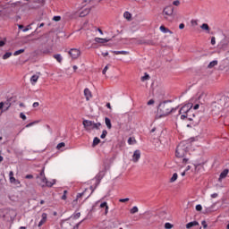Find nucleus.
Segmentation results:
<instances>
[{
  "mask_svg": "<svg viewBox=\"0 0 229 229\" xmlns=\"http://www.w3.org/2000/svg\"><path fill=\"white\" fill-rule=\"evenodd\" d=\"M20 106L24 108V103H20Z\"/></svg>",
  "mask_w": 229,
  "mask_h": 229,
  "instance_id": "774afa93",
  "label": "nucleus"
},
{
  "mask_svg": "<svg viewBox=\"0 0 229 229\" xmlns=\"http://www.w3.org/2000/svg\"><path fill=\"white\" fill-rule=\"evenodd\" d=\"M165 229H171V228H173V225L171 223H165Z\"/></svg>",
  "mask_w": 229,
  "mask_h": 229,
  "instance_id": "e433bc0d",
  "label": "nucleus"
},
{
  "mask_svg": "<svg viewBox=\"0 0 229 229\" xmlns=\"http://www.w3.org/2000/svg\"><path fill=\"white\" fill-rule=\"evenodd\" d=\"M160 31L163 33H170L173 34V31H171L169 29L165 28V26H160L159 28Z\"/></svg>",
  "mask_w": 229,
  "mask_h": 229,
  "instance_id": "412c9836",
  "label": "nucleus"
},
{
  "mask_svg": "<svg viewBox=\"0 0 229 229\" xmlns=\"http://www.w3.org/2000/svg\"><path fill=\"white\" fill-rule=\"evenodd\" d=\"M183 28H185V24L181 23V24L179 25V29H180V30H183Z\"/></svg>",
  "mask_w": 229,
  "mask_h": 229,
  "instance_id": "5fc2aeb1",
  "label": "nucleus"
},
{
  "mask_svg": "<svg viewBox=\"0 0 229 229\" xmlns=\"http://www.w3.org/2000/svg\"><path fill=\"white\" fill-rule=\"evenodd\" d=\"M215 205H212L209 208H206L205 209V214H210V212H212V208H214Z\"/></svg>",
  "mask_w": 229,
  "mask_h": 229,
  "instance_id": "473e14b6",
  "label": "nucleus"
},
{
  "mask_svg": "<svg viewBox=\"0 0 229 229\" xmlns=\"http://www.w3.org/2000/svg\"><path fill=\"white\" fill-rule=\"evenodd\" d=\"M211 198H217V193H213V194L211 195Z\"/></svg>",
  "mask_w": 229,
  "mask_h": 229,
  "instance_id": "680f3d73",
  "label": "nucleus"
},
{
  "mask_svg": "<svg viewBox=\"0 0 229 229\" xmlns=\"http://www.w3.org/2000/svg\"><path fill=\"white\" fill-rule=\"evenodd\" d=\"M89 13H90V9H83L81 13H80V17H85L87 15H89Z\"/></svg>",
  "mask_w": 229,
  "mask_h": 229,
  "instance_id": "f3484780",
  "label": "nucleus"
},
{
  "mask_svg": "<svg viewBox=\"0 0 229 229\" xmlns=\"http://www.w3.org/2000/svg\"><path fill=\"white\" fill-rule=\"evenodd\" d=\"M99 142H101V140H99V138L96 137V138H94V140H93V144H92V146H93V147H96V146H98V144H99Z\"/></svg>",
  "mask_w": 229,
  "mask_h": 229,
  "instance_id": "cd10ccee",
  "label": "nucleus"
},
{
  "mask_svg": "<svg viewBox=\"0 0 229 229\" xmlns=\"http://www.w3.org/2000/svg\"><path fill=\"white\" fill-rule=\"evenodd\" d=\"M114 55H130L128 51H113Z\"/></svg>",
  "mask_w": 229,
  "mask_h": 229,
  "instance_id": "a878e982",
  "label": "nucleus"
},
{
  "mask_svg": "<svg viewBox=\"0 0 229 229\" xmlns=\"http://www.w3.org/2000/svg\"><path fill=\"white\" fill-rule=\"evenodd\" d=\"M38 178V183L40 187H53L55 183H56V180L53 179L52 181H47L46 178V174L44 171H41L39 176Z\"/></svg>",
  "mask_w": 229,
  "mask_h": 229,
  "instance_id": "39448f33",
  "label": "nucleus"
},
{
  "mask_svg": "<svg viewBox=\"0 0 229 229\" xmlns=\"http://www.w3.org/2000/svg\"><path fill=\"white\" fill-rule=\"evenodd\" d=\"M176 180H178V174L174 173L170 179V183H174Z\"/></svg>",
  "mask_w": 229,
  "mask_h": 229,
  "instance_id": "393cba45",
  "label": "nucleus"
},
{
  "mask_svg": "<svg viewBox=\"0 0 229 229\" xmlns=\"http://www.w3.org/2000/svg\"><path fill=\"white\" fill-rule=\"evenodd\" d=\"M54 58L59 63V64H62V55L60 54H56V55H54Z\"/></svg>",
  "mask_w": 229,
  "mask_h": 229,
  "instance_id": "5701e85b",
  "label": "nucleus"
},
{
  "mask_svg": "<svg viewBox=\"0 0 229 229\" xmlns=\"http://www.w3.org/2000/svg\"><path fill=\"white\" fill-rule=\"evenodd\" d=\"M198 108H199V105L197 104L194 106L193 109L198 110Z\"/></svg>",
  "mask_w": 229,
  "mask_h": 229,
  "instance_id": "052dcab7",
  "label": "nucleus"
},
{
  "mask_svg": "<svg viewBox=\"0 0 229 229\" xmlns=\"http://www.w3.org/2000/svg\"><path fill=\"white\" fill-rule=\"evenodd\" d=\"M3 160H4V158L3 157V156H1V150H0V162H3Z\"/></svg>",
  "mask_w": 229,
  "mask_h": 229,
  "instance_id": "0e129e2a",
  "label": "nucleus"
},
{
  "mask_svg": "<svg viewBox=\"0 0 229 229\" xmlns=\"http://www.w3.org/2000/svg\"><path fill=\"white\" fill-rule=\"evenodd\" d=\"M137 212H139V208H137V206H134V207L131 209V214H137Z\"/></svg>",
  "mask_w": 229,
  "mask_h": 229,
  "instance_id": "72a5a7b5",
  "label": "nucleus"
},
{
  "mask_svg": "<svg viewBox=\"0 0 229 229\" xmlns=\"http://www.w3.org/2000/svg\"><path fill=\"white\" fill-rule=\"evenodd\" d=\"M189 153V149L187 148V145L184 142H181L176 148L175 156L177 158H182V164H187L189 162V158H187V155Z\"/></svg>",
  "mask_w": 229,
  "mask_h": 229,
  "instance_id": "f03ea898",
  "label": "nucleus"
},
{
  "mask_svg": "<svg viewBox=\"0 0 229 229\" xmlns=\"http://www.w3.org/2000/svg\"><path fill=\"white\" fill-rule=\"evenodd\" d=\"M197 96H198L199 101H201V99H205V98H207V92L199 91Z\"/></svg>",
  "mask_w": 229,
  "mask_h": 229,
  "instance_id": "dca6fc26",
  "label": "nucleus"
},
{
  "mask_svg": "<svg viewBox=\"0 0 229 229\" xmlns=\"http://www.w3.org/2000/svg\"><path fill=\"white\" fill-rule=\"evenodd\" d=\"M179 114L182 121L185 119H188V121H192L194 117H196V114H194V111L192 110V105L191 104L184 105L180 109Z\"/></svg>",
  "mask_w": 229,
  "mask_h": 229,
  "instance_id": "f257e3e1",
  "label": "nucleus"
},
{
  "mask_svg": "<svg viewBox=\"0 0 229 229\" xmlns=\"http://www.w3.org/2000/svg\"><path fill=\"white\" fill-rule=\"evenodd\" d=\"M106 107L109 108V110H112V106L110 105V103L106 104Z\"/></svg>",
  "mask_w": 229,
  "mask_h": 229,
  "instance_id": "4d7b16f0",
  "label": "nucleus"
},
{
  "mask_svg": "<svg viewBox=\"0 0 229 229\" xmlns=\"http://www.w3.org/2000/svg\"><path fill=\"white\" fill-rule=\"evenodd\" d=\"M5 44L6 42H4V40L0 39V47H3Z\"/></svg>",
  "mask_w": 229,
  "mask_h": 229,
  "instance_id": "603ef678",
  "label": "nucleus"
},
{
  "mask_svg": "<svg viewBox=\"0 0 229 229\" xmlns=\"http://www.w3.org/2000/svg\"><path fill=\"white\" fill-rule=\"evenodd\" d=\"M109 67H110V64H107L106 66H105V68L102 71V73L106 74V72L108 71Z\"/></svg>",
  "mask_w": 229,
  "mask_h": 229,
  "instance_id": "4c0bfd02",
  "label": "nucleus"
},
{
  "mask_svg": "<svg viewBox=\"0 0 229 229\" xmlns=\"http://www.w3.org/2000/svg\"><path fill=\"white\" fill-rule=\"evenodd\" d=\"M82 124L87 131H91V130H99L101 127V123H94L90 120H84Z\"/></svg>",
  "mask_w": 229,
  "mask_h": 229,
  "instance_id": "0eeeda50",
  "label": "nucleus"
},
{
  "mask_svg": "<svg viewBox=\"0 0 229 229\" xmlns=\"http://www.w3.org/2000/svg\"><path fill=\"white\" fill-rule=\"evenodd\" d=\"M173 110H174V109L173 108L171 104H167V103L160 104L158 111H157V114L156 117H157V119H160L162 117H166V115H169V114H171V112H173Z\"/></svg>",
  "mask_w": 229,
  "mask_h": 229,
  "instance_id": "7ed1b4c3",
  "label": "nucleus"
},
{
  "mask_svg": "<svg viewBox=\"0 0 229 229\" xmlns=\"http://www.w3.org/2000/svg\"><path fill=\"white\" fill-rule=\"evenodd\" d=\"M123 17H124V19H127V21H131V13H130V12H125V13H123Z\"/></svg>",
  "mask_w": 229,
  "mask_h": 229,
  "instance_id": "bb28decb",
  "label": "nucleus"
},
{
  "mask_svg": "<svg viewBox=\"0 0 229 229\" xmlns=\"http://www.w3.org/2000/svg\"><path fill=\"white\" fill-rule=\"evenodd\" d=\"M29 30H30L29 28H25V29L22 30L23 33H26V31H29Z\"/></svg>",
  "mask_w": 229,
  "mask_h": 229,
  "instance_id": "e2e57ef3",
  "label": "nucleus"
},
{
  "mask_svg": "<svg viewBox=\"0 0 229 229\" xmlns=\"http://www.w3.org/2000/svg\"><path fill=\"white\" fill-rule=\"evenodd\" d=\"M37 122H32V123H28L25 128H30V126H33V124H35Z\"/></svg>",
  "mask_w": 229,
  "mask_h": 229,
  "instance_id": "09e8293b",
  "label": "nucleus"
},
{
  "mask_svg": "<svg viewBox=\"0 0 229 229\" xmlns=\"http://www.w3.org/2000/svg\"><path fill=\"white\" fill-rule=\"evenodd\" d=\"M62 17L60 16H54L53 21H55L56 22H58V21H61Z\"/></svg>",
  "mask_w": 229,
  "mask_h": 229,
  "instance_id": "c03bdc74",
  "label": "nucleus"
},
{
  "mask_svg": "<svg viewBox=\"0 0 229 229\" xmlns=\"http://www.w3.org/2000/svg\"><path fill=\"white\" fill-rule=\"evenodd\" d=\"M62 148H65V142H61V143L57 144L56 149H58L60 151V150H62Z\"/></svg>",
  "mask_w": 229,
  "mask_h": 229,
  "instance_id": "7c9ffc66",
  "label": "nucleus"
},
{
  "mask_svg": "<svg viewBox=\"0 0 229 229\" xmlns=\"http://www.w3.org/2000/svg\"><path fill=\"white\" fill-rule=\"evenodd\" d=\"M190 170H191V165H188V166L186 167L185 171L187 172V171H190Z\"/></svg>",
  "mask_w": 229,
  "mask_h": 229,
  "instance_id": "338daca9",
  "label": "nucleus"
},
{
  "mask_svg": "<svg viewBox=\"0 0 229 229\" xmlns=\"http://www.w3.org/2000/svg\"><path fill=\"white\" fill-rule=\"evenodd\" d=\"M229 106V97L222 96L219 100L212 104L213 110H223V108H228Z\"/></svg>",
  "mask_w": 229,
  "mask_h": 229,
  "instance_id": "20e7f679",
  "label": "nucleus"
},
{
  "mask_svg": "<svg viewBox=\"0 0 229 229\" xmlns=\"http://www.w3.org/2000/svg\"><path fill=\"white\" fill-rule=\"evenodd\" d=\"M106 135H108V131H106V130H104L102 131V134L100 135V138L105 139Z\"/></svg>",
  "mask_w": 229,
  "mask_h": 229,
  "instance_id": "f704fd0d",
  "label": "nucleus"
},
{
  "mask_svg": "<svg viewBox=\"0 0 229 229\" xmlns=\"http://www.w3.org/2000/svg\"><path fill=\"white\" fill-rule=\"evenodd\" d=\"M149 80V74L148 72L144 73V76L141 77V81H148Z\"/></svg>",
  "mask_w": 229,
  "mask_h": 229,
  "instance_id": "c756f323",
  "label": "nucleus"
},
{
  "mask_svg": "<svg viewBox=\"0 0 229 229\" xmlns=\"http://www.w3.org/2000/svg\"><path fill=\"white\" fill-rule=\"evenodd\" d=\"M216 65H217V60L210 62L209 64L208 65V68L212 69V68L216 67Z\"/></svg>",
  "mask_w": 229,
  "mask_h": 229,
  "instance_id": "b1692460",
  "label": "nucleus"
},
{
  "mask_svg": "<svg viewBox=\"0 0 229 229\" xmlns=\"http://www.w3.org/2000/svg\"><path fill=\"white\" fill-rule=\"evenodd\" d=\"M84 96L87 101H90V99L92 98V92H90V89H89V88H86L84 89Z\"/></svg>",
  "mask_w": 229,
  "mask_h": 229,
  "instance_id": "9d476101",
  "label": "nucleus"
},
{
  "mask_svg": "<svg viewBox=\"0 0 229 229\" xmlns=\"http://www.w3.org/2000/svg\"><path fill=\"white\" fill-rule=\"evenodd\" d=\"M106 207H108V203L106 202H103L100 204V208H106Z\"/></svg>",
  "mask_w": 229,
  "mask_h": 229,
  "instance_id": "79ce46f5",
  "label": "nucleus"
},
{
  "mask_svg": "<svg viewBox=\"0 0 229 229\" xmlns=\"http://www.w3.org/2000/svg\"><path fill=\"white\" fill-rule=\"evenodd\" d=\"M85 192H87V190H85L82 193H78L77 197H76V199L78 200L79 198H81L82 196H84Z\"/></svg>",
  "mask_w": 229,
  "mask_h": 229,
  "instance_id": "58836bf2",
  "label": "nucleus"
},
{
  "mask_svg": "<svg viewBox=\"0 0 229 229\" xmlns=\"http://www.w3.org/2000/svg\"><path fill=\"white\" fill-rule=\"evenodd\" d=\"M211 44L212 46H216V37L211 38Z\"/></svg>",
  "mask_w": 229,
  "mask_h": 229,
  "instance_id": "de8ad7c7",
  "label": "nucleus"
},
{
  "mask_svg": "<svg viewBox=\"0 0 229 229\" xmlns=\"http://www.w3.org/2000/svg\"><path fill=\"white\" fill-rule=\"evenodd\" d=\"M108 208H109L108 207L106 208V209H105V216L108 215Z\"/></svg>",
  "mask_w": 229,
  "mask_h": 229,
  "instance_id": "6e6d98bb",
  "label": "nucleus"
},
{
  "mask_svg": "<svg viewBox=\"0 0 229 229\" xmlns=\"http://www.w3.org/2000/svg\"><path fill=\"white\" fill-rule=\"evenodd\" d=\"M20 117H21V119H22V121H26V119H27L26 114H24V113H21Z\"/></svg>",
  "mask_w": 229,
  "mask_h": 229,
  "instance_id": "a19ab883",
  "label": "nucleus"
},
{
  "mask_svg": "<svg viewBox=\"0 0 229 229\" xmlns=\"http://www.w3.org/2000/svg\"><path fill=\"white\" fill-rule=\"evenodd\" d=\"M25 178H26L27 180H32L33 174H27V175L25 176Z\"/></svg>",
  "mask_w": 229,
  "mask_h": 229,
  "instance_id": "8fccbe9b",
  "label": "nucleus"
},
{
  "mask_svg": "<svg viewBox=\"0 0 229 229\" xmlns=\"http://www.w3.org/2000/svg\"><path fill=\"white\" fill-rule=\"evenodd\" d=\"M163 15L166 21L172 22L174 19V7L172 5H167L163 10Z\"/></svg>",
  "mask_w": 229,
  "mask_h": 229,
  "instance_id": "423d86ee",
  "label": "nucleus"
},
{
  "mask_svg": "<svg viewBox=\"0 0 229 229\" xmlns=\"http://www.w3.org/2000/svg\"><path fill=\"white\" fill-rule=\"evenodd\" d=\"M72 205H73V207H76V205H78V199H75L72 201Z\"/></svg>",
  "mask_w": 229,
  "mask_h": 229,
  "instance_id": "864d4df0",
  "label": "nucleus"
},
{
  "mask_svg": "<svg viewBox=\"0 0 229 229\" xmlns=\"http://www.w3.org/2000/svg\"><path fill=\"white\" fill-rule=\"evenodd\" d=\"M139 160H140V150L137 149L133 152L132 162H134V164H137Z\"/></svg>",
  "mask_w": 229,
  "mask_h": 229,
  "instance_id": "1a4fd4ad",
  "label": "nucleus"
},
{
  "mask_svg": "<svg viewBox=\"0 0 229 229\" xmlns=\"http://www.w3.org/2000/svg\"><path fill=\"white\" fill-rule=\"evenodd\" d=\"M105 123L108 130H112V122L110 121V118L106 117L105 118Z\"/></svg>",
  "mask_w": 229,
  "mask_h": 229,
  "instance_id": "aec40b11",
  "label": "nucleus"
},
{
  "mask_svg": "<svg viewBox=\"0 0 229 229\" xmlns=\"http://www.w3.org/2000/svg\"><path fill=\"white\" fill-rule=\"evenodd\" d=\"M3 106H4V102H0V110H2Z\"/></svg>",
  "mask_w": 229,
  "mask_h": 229,
  "instance_id": "bf43d9fd",
  "label": "nucleus"
},
{
  "mask_svg": "<svg viewBox=\"0 0 229 229\" xmlns=\"http://www.w3.org/2000/svg\"><path fill=\"white\" fill-rule=\"evenodd\" d=\"M102 55H103V56H108V52L102 53Z\"/></svg>",
  "mask_w": 229,
  "mask_h": 229,
  "instance_id": "69168bd1",
  "label": "nucleus"
},
{
  "mask_svg": "<svg viewBox=\"0 0 229 229\" xmlns=\"http://www.w3.org/2000/svg\"><path fill=\"white\" fill-rule=\"evenodd\" d=\"M39 78H40L39 75H37V74L32 75V76L30 77V83H31V85H35V84L38 81V79H39Z\"/></svg>",
  "mask_w": 229,
  "mask_h": 229,
  "instance_id": "2eb2a0df",
  "label": "nucleus"
},
{
  "mask_svg": "<svg viewBox=\"0 0 229 229\" xmlns=\"http://www.w3.org/2000/svg\"><path fill=\"white\" fill-rule=\"evenodd\" d=\"M119 201H120V203H126V201H130V199L129 198L120 199Z\"/></svg>",
  "mask_w": 229,
  "mask_h": 229,
  "instance_id": "37998d69",
  "label": "nucleus"
},
{
  "mask_svg": "<svg viewBox=\"0 0 229 229\" xmlns=\"http://www.w3.org/2000/svg\"><path fill=\"white\" fill-rule=\"evenodd\" d=\"M128 144L130 146H133V144H137V140H135L133 137H131L128 139Z\"/></svg>",
  "mask_w": 229,
  "mask_h": 229,
  "instance_id": "4be33fe9",
  "label": "nucleus"
},
{
  "mask_svg": "<svg viewBox=\"0 0 229 229\" xmlns=\"http://www.w3.org/2000/svg\"><path fill=\"white\" fill-rule=\"evenodd\" d=\"M201 225H202L203 228H207V226H208V225H207V221H205V220H203L201 222Z\"/></svg>",
  "mask_w": 229,
  "mask_h": 229,
  "instance_id": "49530a36",
  "label": "nucleus"
},
{
  "mask_svg": "<svg viewBox=\"0 0 229 229\" xmlns=\"http://www.w3.org/2000/svg\"><path fill=\"white\" fill-rule=\"evenodd\" d=\"M41 220L39 221L38 226L40 228V226H42L47 221V213H43L41 215Z\"/></svg>",
  "mask_w": 229,
  "mask_h": 229,
  "instance_id": "9b49d317",
  "label": "nucleus"
},
{
  "mask_svg": "<svg viewBox=\"0 0 229 229\" xmlns=\"http://www.w3.org/2000/svg\"><path fill=\"white\" fill-rule=\"evenodd\" d=\"M40 104L38 102H34L32 106L33 108H37Z\"/></svg>",
  "mask_w": 229,
  "mask_h": 229,
  "instance_id": "3c124183",
  "label": "nucleus"
},
{
  "mask_svg": "<svg viewBox=\"0 0 229 229\" xmlns=\"http://www.w3.org/2000/svg\"><path fill=\"white\" fill-rule=\"evenodd\" d=\"M61 199H64V200L67 199V195L64 194V195L62 196Z\"/></svg>",
  "mask_w": 229,
  "mask_h": 229,
  "instance_id": "13d9d810",
  "label": "nucleus"
},
{
  "mask_svg": "<svg viewBox=\"0 0 229 229\" xmlns=\"http://www.w3.org/2000/svg\"><path fill=\"white\" fill-rule=\"evenodd\" d=\"M147 105H148V106L155 105V100L154 99L148 100Z\"/></svg>",
  "mask_w": 229,
  "mask_h": 229,
  "instance_id": "a18cd8bd",
  "label": "nucleus"
},
{
  "mask_svg": "<svg viewBox=\"0 0 229 229\" xmlns=\"http://www.w3.org/2000/svg\"><path fill=\"white\" fill-rule=\"evenodd\" d=\"M198 225H199L198 221L190 222L186 225V228L190 229L192 228V226H198Z\"/></svg>",
  "mask_w": 229,
  "mask_h": 229,
  "instance_id": "a211bd4d",
  "label": "nucleus"
},
{
  "mask_svg": "<svg viewBox=\"0 0 229 229\" xmlns=\"http://www.w3.org/2000/svg\"><path fill=\"white\" fill-rule=\"evenodd\" d=\"M22 53H24V49H20V50H17L13 53V55L14 56H19V55H22Z\"/></svg>",
  "mask_w": 229,
  "mask_h": 229,
  "instance_id": "2f4dec72",
  "label": "nucleus"
},
{
  "mask_svg": "<svg viewBox=\"0 0 229 229\" xmlns=\"http://www.w3.org/2000/svg\"><path fill=\"white\" fill-rule=\"evenodd\" d=\"M201 30H203L204 31H207V33H210V27L208 26V24L207 23H203L200 26Z\"/></svg>",
  "mask_w": 229,
  "mask_h": 229,
  "instance_id": "6ab92c4d",
  "label": "nucleus"
},
{
  "mask_svg": "<svg viewBox=\"0 0 229 229\" xmlns=\"http://www.w3.org/2000/svg\"><path fill=\"white\" fill-rule=\"evenodd\" d=\"M68 55L71 56L72 60H77V58H80L81 51L78 48H72L69 50Z\"/></svg>",
  "mask_w": 229,
  "mask_h": 229,
  "instance_id": "6e6552de",
  "label": "nucleus"
},
{
  "mask_svg": "<svg viewBox=\"0 0 229 229\" xmlns=\"http://www.w3.org/2000/svg\"><path fill=\"white\" fill-rule=\"evenodd\" d=\"M228 173L229 170L228 169H225L221 174L220 176L218 178V182H222L223 180H225V178H226L228 176Z\"/></svg>",
  "mask_w": 229,
  "mask_h": 229,
  "instance_id": "f8f14e48",
  "label": "nucleus"
},
{
  "mask_svg": "<svg viewBox=\"0 0 229 229\" xmlns=\"http://www.w3.org/2000/svg\"><path fill=\"white\" fill-rule=\"evenodd\" d=\"M10 56H12V52H6L3 56V60H8V58H10Z\"/></svg>",
  "mask_w": 229,
  "mask_h": 229,
  "instance_id": "c85d7f7f",
  "label": "nucleus"
},
{
  "mask_svg": "<svg viewBox=\"0 0 229 229\" xmlns=\"http://www.w3.org/2000/svg\"><path fill=\"white\" fill-rule=\"evenodd\" d=\"M195 208L197 212H201V210H203V207L200 204H198Z\"/></svg>",
  "mask_w": 229,
  "mask_h": 229,
  "instance_id": "c9c22d12",
  "label": "nucleus"
},
{
  "mask_svg": "<svg viewBox=\"0 0 229 229\" xmlns=\"http://www.w3.org/2000/svg\"><path fill=\"white\" fill-rule=\"evenodd\" d=\"M173 4H174V6H180L181 2H180V0H175L173 2Z\"/></svg>",
  "mask_w": 229,
  "mask_h": 229,
  "instance_id": "ea45409f",
  "label": "nucleus"
},
{
  "mask_svg": "<svg viewBox=\"0 0 229 229\" xmlns=\"http://www.w3.org/2000/svg\"><path fill=\"white\" fill-rule=\"evenodd\" d=\"M95 42H97V44H106V42H110V39L101 38H95Z\"/></svg>",
  "mask_w": 229,
  "mask_h": 229,
  "instance_id": "ddd939ff",
  "label": "nucleus"
},
{
  "mask_svg": "<svg viewBox=\"0 0 229 229\" xmlns=\"http://www.w3.org/2000/svg\"><path fill=\"white\" fill-rule=\"evenodd\" d=\"M9 182L10 183H19V181H17V179H15V177H13V171H11L9 173Z\"/></svg>",
  "mask_w": 229,
  "mask_h": 229,
  "instance_id": "4468645a",
  "label": "nucleus"
}]
</instances>
